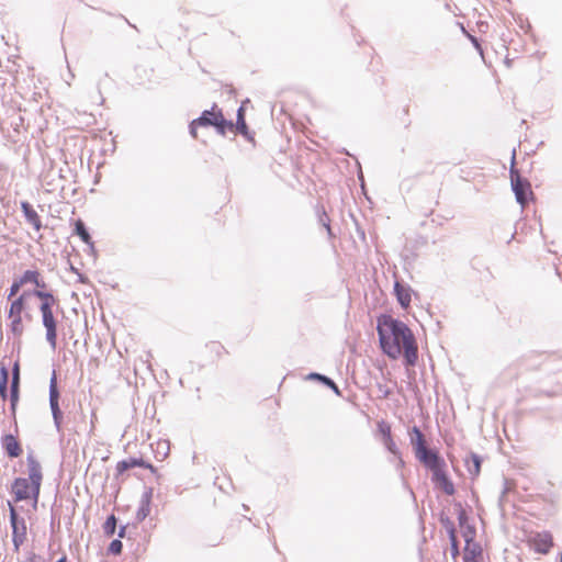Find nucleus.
Instances as JSON below:
<instances>
[{
  "instance_id": "1",
  "label": "nucleus",
  "mask_w": 562,
  "mask_h": 562,
  "mask_svg": "<svg viewBox=\"0 0 562 562\" xmlns=\"http://www.w3.org/2000/svg\"><path fill=\"white\" fill-rule=\"evenodd\" d=\"M380 347L391 359L404 357L407 366H415L418 359V346L411 328L391 315L378 317L376 326Z\"/></svg>"
},
{
  "instance_id": "2",
  "label": "nucleus",
  "mask_w": 562,
  "mask_h": 562,
  "mask_svg": "<svg viewBox=\"0 0 562 562\" xmlns=\"http://www.w3.org/2000/svg\"><path fill=\"white\" fill-rule=\"evenodd\" d=\"M26 461L29 480L24 477L15 479L11 492L15 502L33 499L34 507H36L43 480L42 467L33 456H29Z\"/></svg>"
},
{
  "instance_id": "3",
  "label": "nucleus",
  "mask_w": 562,
  "mask_h": 562,
  "mask_svg": "<svg viewBox=\"0 0 562 562\" xmlns=\"http://www.w3.org/2000/svg\"><path fill=\"white\" fill-rule=\"evenodd\" d=\"M33 294L41 302L40 311L43 326L46 329V340L55 349L57 346V319L54 307L58 306V299L53 293L43 290H34Z\"/></svg>"
},
{
  "instance_id": "4",
  "label": "nucleus",
  "mask_w": 562,
  "mask_h": 562,
  "mask_svg": "<svg viewBox=\"0 0 562 562\" xmlns=\"http://www.w3.org/2000/svg\"><path fill=\"white\" fill-rule=\"evenodd\" d=\"M32 295H34L33 292L24 291L11 300L8 318L10 321V329L15 337L20 338L24 333L23 321H32L30 305Z\"/></svg>"
},
{
  "instance_id": "5",
  "label": "nucleus",
  "mask_w": 562,
  "mask_h": 562,
  "mask_svg": "<svg viewBox=\"0 0 562 562\" xmlns=\"http://www.w3.org/2000/svg\"><path fill=\"white\" fill-rule=\"evenodd\" d=\"M214 126L221 135H225L226 131H234V124L225 120L221 110L214 105L211 110H206L202 115L193 120L190 124V134L193 138H198V127Z\"/></svg>"
},
{
  "instance_id": "6",
  "label": "nucleus",
  "mask_w": 562,
  "mask_h": 562,
  "mask_svg": "<svg viewBox=\"0 0 562 562\" xmlns=\"http://www.w3.org/2000/svg\"><path fill=\"white\" fill-rule=\"evenodd\" d=\"M510 182L517 202L524 207L532 198L531 186L528 180L522 179L517 170L510 169Z\"/></svg>"
},
{
  "instance_id": "7",
  "label": "nucleus",
  "mask_w": 562,
  "mask_h": 562,
  "mask_svg": "<svg viewBox=\"0 0 562 562\" xmlns=\"http://www.w3.org/2000/svg\"><path fill=\"white\" fill-rule=\"evenodd\" d=\"M9 508H10V522L12 527V541L14 546V550L18 552L20 550V547L25 542L26 540V525L23 519H19L18 513L14 508V506L9 502Z\"/></svg>"
},
{
  "instance_id": "8",
  "label": "nucleus",
  "mask_w": 562,
  "mask_h": 562,
  "mask_svg": "<svg viewBox=\"0 0 562 562\" xmlns=\"http://www.w3.org/2000/svg\"><path fill=\"white\" fill-rule=\"evenodd\" d=\"M527 544L536 552L547 554L553 546L552 536L548 531L530 533L527 538Z\"/></svg>"
},
{
  "instance_id": "9",
  "label": "nucleus",
  "mask_w": 562,
  "mask_h": 562,
  "mask_svg": "<svg viewBox=\"0 0 562 562\" xmlns=\"http://www.w3.org/2000/svg\"><path fill=\"white\" fill-rule=\"evenodd\" d=\"M133 468H144L150 470L153 473L156 472V468L151 463L145 461L143 458H130L119 461L115 464V477H121L127 470Z\"/></svg>"
},
{
  "instance_id": "10",
  "label": "nucleus",
  "mask_w": 562,
  "mask_h": 562,
  "mask_svg": "<svg viewBox=\"0 0 562 562\" xmlns=\"http://www.w3.org/2000/svg\"><path fill=\"white\" fill-rule=\"evenodd\" d=\"M415 456L431 473L440 467H446L445 460L436 451L429 450L427 447L416 452Z\"/></svg>"
},
{
  "instance_id": "11",
  "label": "nucleus",
  "mask_w": 562,
  "mask_h": 562,
  "mask_svg": "<svg viewBox=\"0 0 562 562\" xmlns=\"http://www.w3.org/2000/svg\"><path fill=\"white\" fill-rule=\"evenodd\" d=\"M376 431L385 448L393 454H397V447L392 437L391 425L385 420H380L376 424Z\"/></svg>"
},
{
  "instance_id": "12",
  "label": "nucleus",
  "mask_w": 562,
  "mask_h": 562,
  "mask_svg": "<svg viewBox=\"0 0 562 562\" xmlns=\"http://www.w3.org/2000/svg\"><path fill=\"white\" fill-rule=\"evenodd\" d=\"M432 482L447 495H453L456 492L454 485L446 472V467H440L432 472Z\"/></svg>"
},
{
  "instance_id": "13",
  "label": "nucleus",
  "mask_w": 562,
  "mask_h": 562,
  "mask_svg": "<svg viewBox=\"0 0 562 562\" xmlns=\"http://www.w3.org/2000/svg\"><path fill=\"white\" fill-rule=\"evenodd\" d=\"M463 562H485L484 552L480 543H465Z\"/></svg>"
},
{
  "instance_id": "14",
  "label": "nucleus",
  "mask_w": 562,
  "mask_h": 562,
  "mask_svg": "<svg viewBox=\"0 0 562 562\" xmlns=\"http://www.w3.org/2000/svg\"><path fill=\"white\" fill-rule=\"evenodd\" d=\"M2 447L10 458H18L23 450L21 443L13 435H4L1 439Z\"/></svg>"
},
{
  "instance_id": "15",
  "label": "nucleus",
  "mask_w": 562,
  "mask_h": 562,
  "mask_svg": "<svg viewBox=\"0 0 562 562\" xmlns=\"http://www.w3.org/2000/svg\"><path fill=\"white\" fill-rule=\"evenodd\" d=\"M21 209H22V212H23L27 223L31 224L35 231H37V232L41 231V228H42L41 216L33 209V206L29 202L24 201L21 203Z\"/></svg>"
},
{
  "instance_id": "16",
  "label": "nucleus",
  "mask_w": 562,
  "mask_h": 562,
  "mask_svg": "<svg viewBox=\"0 0 562 562\" xmlns=\"http://www.w3.org/2000/svg\"><path fill=\"white\" fill-rule=\"evenodd\" d=\"M394 292L400 305L407 310L411 306L412 302V290L409 286H406L400 282H395Z\"/></svg>"
},
{
  "instance_id": "17",
  "label": "nucleus",
  "mask_w": 562,
  "mask_h": 562,
  "mask_svg": "<svg viewBox=\"0 0 562 562\" xmlns=\"http://www.w3.org/2000/svg\"><path fill=\"white\" fill-rule=\"evenodd\" d=\"M19 280L21 281L23 286L29 283L34 284L37 288L36 290H42L46 286L40 271L37 270L24 271L23 274L19 278Z\"/></svg>"
},
{
  "instance_id": "18",
  "label": "nucleus",
  "mask_w": 562,
  "mask_h": 562,
  "mask_svg": "<svg viewBox=\"0 0 562 562\" xmlns=\"http://www.w3.org/2000/svg\"><path fill=\"white\" fill-rule=\"evenodd\" d=\"M409 438L415 453L427 447L425 436L418 427L414 426L409 430Z\"/></svg>"
},
{
  "instance_id": "19",
  "label": "nucleus",
  "mask_w": 562,
  "mask_h": 562,
  "mask_svg": "<svg viewBox=\"0 0 562 562\" xmlns=\"http://www.w3.org/2000/svg\"><path fill=\"white\" fill-rule=\"evenodd\" d=\"M234 128H236V131L238 133H240L247 139H252V137L250 135V132L248 130V126L246 124V121H245V109H244V106H240L238 109V111H237V121H236V124H234Z\"/></svg>"
},
{
  "instance_id": "20",
  "label": "nucleus",
  "mask_w": 562,
  "mask_h": 562,
  "mask_svg": "<svg viewBox=\"0 0 562 562\" xmlns=\"http://www.w3.org/2000/svg\"><path fill=\"white\" fill-rule=\"evenodd\" d=\"M467 471L474 477L479 476L481 472V458L472 453L464 461Z\"/></svg>"
},
{
  "instance_id": "21",
  "label": "nucleus",
  "mask_w": 562,
  "mask_h": 562,
  "mask_svg": "<svg viewBox=\"0 0 562 562\" xmlns=\"http://www.w3.org/2000/svg\"><path fill=\"white\" fill-rule=\"evenodd\" d=\"M150 514V495H145L136 513V518L143 521Z\"/></svg>"
},
{
  "instance_id": "22",
  "label": "nucleus",
  "mask_w": 562,
  "mask_h": 562,
  "mask_svg": "<svg viewBox=\"0 0 562 562\" xmlns=\"http://www.w3.org/2000/svg\"><path fill=\"white\" fill-rule=\"evenodd\" d=\"M75 233L81 238L87 245H92V239L89 232L86 228L85 223L81 220H77L75 223Z\"/></svg>"
},
{
  "instance_id": "23",
  "label": "nucleus",
  "mask_w": 562,
  "mask_h": 562,
  "mask_svg": "<svg viewBox=\"0 0 562 562\" xmlns=\"http://www.w3.org/2000/svg\"><path fill=\"white\" fill-rule=\"evenodd\" d=\"M308 378L323 382V384H326L327 386H329L337 395H340V391H339L338 386L329 378L318 374V373H311Z\"/></svg>"
},
{
  "instance_id": "24",
  "label": "nucleus",
  "mask_w": 562,
  "mask_h": 562,
  "mask_svg": "<svg viewBox=\"0 0 562 562\" xmlns=\"http://www.w3.org/2000/svg\"><path fill=\"white\" fill-rule=\"evenodd\" d=\"M18 387H19V369L15 367L13 378H12V385H11V401H12V408L14 409L15 403L18 401Z\"/></svg>"
},
{
  "instance_id": "25",
  "label": "nucleus",
  "mask_w": 562,
  "mask_h": 562,
  "mask_svg": "<svg viewBox=\"0 0 562 562\" xmlns=\"http://www.w3.org/2000/svg\"><path fill=\"white\" fill-rule=\"evenodd\" d=\"M461 530H462V536H463V538L465 540V543H468V541H469V543H477L476 541H474V537H475L476 531H475V528L473 526L467 525Z\"/></svg>"
},
{
  "instance_id": "26",
  "label": "nucleus",
  "mask_w": 562,
  "mask_h": 562,
  "mask_svg": "<svg viewBox=\"0 0 562 562\" xmlns=\"http://www.w3.org/2000/svg\"><path fill=\"white\" fill-rule=\"evenodd\" d=\"M449 538L451 542V553L453 557H457L459 554V546H458V539L457 533L453 527L449 530Z\"/></svg>"
},
{
  "instance_id": "27",
  "label": "nucleus",
  "mask_w": 562,
  "mask_h": 562,
  "mask_svg": "<svg viewBox=\"0 0 562 562\" xmlns=\"http://www.w3.org/2000/svg\"><path fill=\"white\" fill-rule=\"evenodd\" d=\"M22 286L23 285H22L21 281L19 280V278L14 279L10 286L8 299L11 301L14 297H16L19 295V292L22 289Z\"/></svg>"
},
{
  "instance_id": "28",
  "label": "nucleus",
  "mask_w": 562,
  "mask_h": 562,
  "mask_svg": "<svg viewBox=\"0 0 562 562\" xmlns=\"http://www.w3.org/2000/svg\"><path fill=\"white\" fill-rule=\"evenodd\" d=\"M7 383H8V370L3 367L1 369V380H0V395L4 400L7 397Z\"/></svg>"
},
{
  "instance_id": "29",
  "label": "nucleus",
  "mask_w": 562,
  "mask_h": 562,
  "mask_svg": "<svg viewBox=\"0 0 562 562\" xmlns=\"http://www.w3.org/2000/svg\"><path fill=\"white\" fill-rule=\"evenodd\" d=\"M115 528H116V519L114 517V515H111L110 517H108L105 524H104V532L109 536H112L114 532H115Z\"/></svg>"
},
{
  "instance_id": "30",
  "label": "nucleus",
  "mask_w": 562,
  "mask_h": 562,
  "mask_svg": "<svg viewBox=\"0 0 562 562\" xmlns=\"http://www.w3.org/2000/svg\"><path fill=\"white\" fill-rule=\"evenodd\" d=\"M59 400V393L56 386L55 379L52 380L50 386H49V403L58 402Z\"/></svg>"
},
{
  "instance_id": "31",
  "label": "nucleus",
  "mask_w": 562,
  "mask_h": 562,
  "mask_svg": "<svg viewBox=\"0 0 562 562\" xmlns=\"http://www.w3.org/2000/svg\"><path fill=\"white\" fill-rule=\"evenodd\" d=\"M122 549H123V544L120 540L115 539L113 540L110 546H109V552L114 554V555H119L122 553Z\"/></svg>"
},
{
  "instance_id": "32",
  "label": "nucleus",
  "mask_w": 562,
  "mask_h": 562,
  "mask_svg": "<svg viewBox=\"0 0 562 562\" xmlns=\"http://www.w3.org/2000/svg\"><path fill=\"white\" fill-rule=\"evenodd\" d=\"M50 408H52V413H53L54 419H55L56 424H58L59 419L61 418V412H60V408H59V403L58 402L50 403Z\"/></svg>"
},
{
  "instance_id": "33",
  "label": "nucleus",
  "mask_w": 562,
  "mask_h": 562,
  "mask_svg": "<svg viewBox=\"0 0 562 562\" xmlns=\"http://www.w3.org/2000/svg\"><path fill=\"white\" fill-rule=\"evenodd\" d=\"M459 526L461 529L464 528V526L468 524V515L463 508H460L459 515H458Z\"/></svg>"
},
{
  "instance_id": "34",
  "label": "nucleus",
  "mask_w": 562,
  "mask_h": 562,
  "mask_svg": "<svg viewBox=\"0 0 562 562\" xmlns=\"http://www.w3.org/2000/svg\"><path fill=\"white\" fill-rule=\"evenodd\" d=\"M156 445H157V448H161L162 449V459L166 458L167 454H168V451H169L168 442L159 440V441H157Z\"/></svg>"
},
{
  "instance_id": "35",
  "label": "nucleus",
  "mask_w": 562,
  "mask_h": 562,
  "mask_svg": "<svg viewBox=\"0 0 562 562\" xmlns=\"http://www.w3.org/2000/svg\"><path fill=\"white\" fill-rule=\"evenodd\" d=\"M89 366L94 370L99 369L101 366V360L99 358H91L89 361Z\"/></svg>"
},
{
  "instance_id": "36",
  "label": "nucleus",
  "mask_w": 562,
  "mask_h": 562,
  "mask_svg": "<svg viewBox=\"0 0 562 562\" xmlns=\"http://www.w3.org/2000/svg\"><path fill=\"white\" fill-rule=\"evenodd\" d=\"M25 562H37V557L34 554L31 558H29ZM56 562H67V557L63 555L60 559H58Z\"/></svg>"
},
{
  "instance_id": "37",
  "label": "nucleus",
  "mask_w": 562,
  "mask_h": 562,
  "mask_svg": "<svg viewBox=\"0 0 562 562\" xmlns=\"http://www.w3.org/2000/svg\"><path fill=\"white\" fill-rule=\"evenodd\" d=\"M471 42L474 44V46L480 50V53H482V48H481V45L479 44L476 37L472 36V35H469Z\"/></svg>"
},
{
  "instance_id": "38",
  "label": "nucleus",
  "mask_w": 562,
  "mask_h": 562,
  "mask_svg": "<svg viewBox=\"0 0 562 562\" xmlns=\"http://www.w3.org/2000/svg\"><path fill=\"white\" fill-rule=\"evenodd\" d=\"M124 530H125V527H123L119 533L120 537H123V533H124Z\"/></svg>"
},
{
  "instance_id": "39",
  "label": "nucleus",
  "mask_w": 562,
  "mask_h": 562,
  "mask_svg": "<svg viewBox=\"0 0 562 562\" xmlns=\"http://www.w3.org/2000/svg\"><path fill=\"white\" fill-rule=\"evenodd\" d=\"M95 427L94 422H91V430H93Z\"/></svg>"
}]
</instances>
